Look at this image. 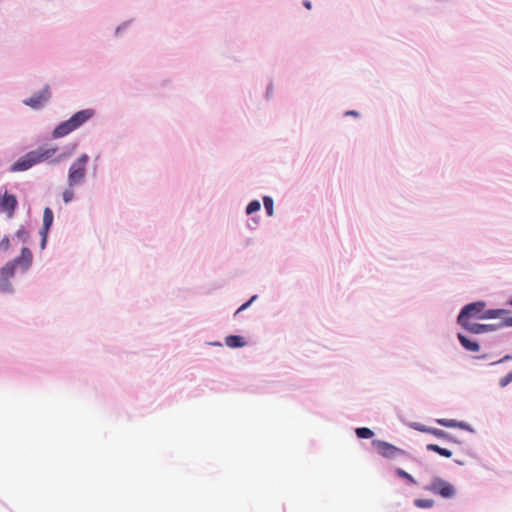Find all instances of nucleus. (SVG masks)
Returning a JSON list of instances; mask_svg holds the SVG:
<instances>
[{
	"label": "nucleus",
	"mask_w": 512,
	"mask_h": 512,
	"mask_svg": "<svg viewBox=\"0 0 512 512\" xmlns=\"http://www.w3.org/2000/svg\"><path fill=\"white\" fill-rule=\"evenodd\" d=\"M88 161L89 156L82 154L70 165L68 170V187L62 193V198L65 203H69L74 199V188L84 183Z\"/></svg>",
	"instance_id": "f257e3e1"
},
{
	"label": "nucleus",
	"mask_w": 512,
	"mask_h": 512,
	"mask_svg": "<svg viewBox=\"0 0 512 512\" xmlns=\"http://www.w3.org/2000/svg\"><path fill=\"white\" fill-rule=\"evenodd\" d=\"M486 303L483 301H477L465 305L458 317L457 322H463L465 319L471 321V319H497L508 313L505 309H489L485 310Z\"/></svg>",
	"instance_id": "f03ea898"
},
{
	"label": "nucleus",
	"mask_w": 512,
	"mask_h": 512,
	"mask_svg": "<svg viewBox=\"0 0 512 512\" xmlns=\"http://www.w3.org/2000/svg\"><path fill=\"white\" fill-rule=\"evenodd\" d=\"M57 152V147H39L37 150L30 151L18 159L12 165L11 171H26L36 164L52 159Z\"/></svg>",
	"instance_id": "7ed1b4c3"
},
{
	"label": "nucleus",
	"mask_w": 512,
	"mask_h": 512,
	"mask_svg": "<svg viewBox=\"0 0 512 512\" xmlns=\"http://www.w3.org/2000/svg\"><path fill=\"white\" fill-rule=\"evenodd\" d=\"M94 115V110L84 109L73 114L68 120L60 123L52 132L53 138H61L73 132Z\"/></svg>",
	"instance_id": "20e7f679"
},
{
	"label": "nucleus",
	"mask_w": 512,
	"mask_h": 512,
	"mask_svg": "<svg viewBox=\"0 0 512 512\" xmlns=\"http://www.w3.org/2000/svg\"><path fill=\"white\" fill-rule=\"evenodd\" d=\"M373 447L376 449L377 453L384 458L395 459L401 456H407L408 454L401 448H398L388 442L381 440H373Z\"/></svg>",
	"instance_id": "39448f33"
},
{
	"label": "nucleus",
	"mask_w": 512,
	"mask_h": 512,
	"mask_svg": "<svg viewBox=\"0 0 512 512\" xmlns=\"http://www.w3.org/2000/svg\"><path fill=\"white\" fill-rule=\"evenodd\" d=\"M425 489L444 498H450L455 494L454 487L449 482L439 477L433 478Z\"/></svg>",
	"instance_id": "423d86ee"
},
{
	"label": "nucleus",
	"mask_w": 512,
	"mask_h": 512,
	"mask_svg": "<svg viewBox=\"0 0 512 512\" xmlns=\"http://www.w3.org/2000/svg\"><path fill=\"white\" fill-rule=\"evenodd\" d=\"M50 96L49 86H46L43 90L35 93L29 99L24 100V104L33 109H39L49 100Z\"/></svg>",
	"instance_id": "0eeeda50"
},
{
	"label": "nucleus",
	"mask_w": 512,
	"mask_h": 512,
	"mask_svg": "<svg viewBox=\"0 0 512 512\" xmlns=\"http://www.w3.org/2000/svg\"><path fill=\"white\" fill-rule=\"evenodd\" d=\"M458 324L468 332L474 334H483L497 329V326L495 324L473 323L471 321H468V319H465L463 322H458Z\"/></svg>",
	"instance_id": "6e6552de"
},
{
	"label": "nucleus",
	"mask_w": 512,
	"mask_h": 512,
	"mask_svg": "<svg viewBox=\"0 0 512 512\" xmlns=\"http://www.w3.org/2000/svg\"><path fill=\"white\" fill-rule=\"evenodd\" d=\"M53 219H54V217H53L52 210L49 207H46L44 209L43 225H42V229L40 231V234L42 236V242H41V248L42 249H44V247L46 245L47 234H48V231H49L50 227L52 226Z\"/></svg>",
	"instance_id": "1a4fd4ad"
},
{
	"label": "nucleus",
	"mask_w": 512,
	"mask_h": 512,
	"mask_svg": "<svg viewBox=\"0 0 512 512\" xmlns=\"http://www.w3.org/2000/svg\"><path fill=\"white\" fill-rule=\"evenodd\" d=\"M16 206H17V200L14 195L8 194L7 192H5L4 195L2 197H0V207L4 211L9 212L10 215L13 214Z\"/></svg>",
	"instance_id": "9d476101"
},
{
	"label": "nucleus",
	"mask_w": 512,
	"mask_h": 512,
	"mask_svg": "<svg viewBox=\"0 0 512 512\" xmlns=\"http://www.w3.org/2000/svg\"><path fill=\"white\" fill-rule=\"evenodd\" d=\"M458 340L461 343V345L468 351L471 352H478L480 350V346L477 342L469 340L467 337H465L462 334H458Z\"/></svg>",
	"instance_id": "9b49d317"
},
{
	"label": "nucleus",
	"mask_w": 512,
	"mask_h": 512,
	"mask_svg": "<svg viewBox=\"0 0 512 512\" xmlns=\"http://www.w3.org/2000/svg\"><path fill=\"white\" fill-rule=\"evenodd\" d=\"M225 344L230 348H239L245 345V341L241 336L230 335L225 338Z\"/></svg>",
	"instance_id": "f8f14e48"
},
{
	"label": "nucleus",
	"mask_w": 512,
	"mask_h": 512,
	"mask_svg": "<svg viewBox=\"0 0 512 512\" xmlns=\"http://www.w3.org/2000/svg\"><path fill=\"white\" fill-rule=\"evenodd\" d=\"M427 450L433 451V452L439 454L440 456H443L446 458H450L452 456V452L450 450H448L446 448H442L436 444H428Z\"/></svg>",
	"instance_id": "ddd939ff"
},
{
	"label": "nucleus",
	"mask_w": 512,
	"mask_h": 512,
	"mask_svg": "<svg viewBox=\"0 0 512 512\" xmlns=\"http://www.w3.org/2000/svg\"><path fill=\"white\" fill-rule=\"evenodd\" d=\"M17 264L24 262L25 267L27 268L32 262V253L28 248H23L21 250V256L15 260Z\"/></svg>",
	"instance_id": "4468645a"
},
{
	"label": "nucleus",
	"mask_w": 512,
	"mask_h": 512,
	"mask_svg": "<svg viewBox=\"0 0 512 512\" xmlns=\"http://www.w3.org/2000/svg\"><path fill=\"white\" fill-rule=\"evenodd\" d=\"M436 422L439 425L444 426V427H448V428H456V427L464 428L465 427V424L460 423V422H458L457 420H454V419H437Z\"/></svg>",
	"instance_id": "2eb2a0df"
},
{
	"label": "nucleus",
	"mask_w": 512,
	"mask_h": 512,
	"mask_svg": "<svg viewBox=\"0 0 512 512\" xmlns=\"http://www.w3.org/2000/svg\"><path fill=\"white\" fill-rule=\"evenodd\" d=\"M16 261H11V262H8L1 270H0V274L3 276V277H9V276H12L15 272V268H16Z\"/></svg>",
	"instance_id": "dca6fc26"
},
{
	"label": "nucleus",
	"mask_w": 512,
	"mask_h": 512,
	"mask_svg": "<svg viewBox=\"0 0 512 512\" xmlns=\"http://www.w3.org/2000/svg\"><path fill=\"white\" fill-rule=\"evenodd\" d=\"M356 435L361 439H370L373 437L374 433L369 428L361 427L356 429Z\"/></svg>",
	"instance_id": "f3484780"
},
{
	"label": "nucleus",
	"mask_w": 512,
	"mask_h": 512,
	"mask_svg": "<svg viewBox=\"0 0 512 512\" xmlns=\"http://www.w3.org/2000/svg\"><path fill=\"white\" fill-rule=\"evenodd\" d=\"M414 504L418 508H431L434 505V501L432 499H416Z\"/></svg>",
	"instance_id": "a211bd4d"
},
{
	"label": "nucleus",
	"mask_w": 512,
	"mask_h": 512,
	"mask_svg": "<svg viewBox=\"0 0 512 512\" xmlns=\"http://www.w3.org/2000/svg\"><path fill=\"white\" fill-rule=\"evenodd\" d=\"M264 207L267 211L268 216L273 215V199L271 197L265 196L263 198Z\"/></svg>",
	"instance_id": "6ab92c4d"
},
{
	"label": "nucleus",
	"mask_w": 512,
	"mask_h": 512,
	"mask_svg": "<svg viewBox=\"0 0 512 512\" xmlns=\"http://www.w3.org/2000/svg\"><path fill=\"white\" fill-rule=\"evenodd\" d=\"M260 207H261L260 202H259L258 200H253V201H251V202L248 204V206H247V208H246V213H247L248 215H250V214H252V213L257 212L258 210H260Z\"/></svg>",
	"instance_id": "aec40b11"
},
{
	"label": "nucleus",
	"mask_w": 512,
	"mask_h": 512,
	"mask_svg": "<svg viewBox=\"0 0 512 512\" xmlns=\"http://www.w3.org/2000/svg\"><path fill=\"white\" fill-rule=\"evenodd\" d=\"M429 434H432L433 436H435L437 438H442V439H447L449 437L448 433H446L445 431H443L441 429H437V428H430Z\"/></svg>",
	"instance_id": "412c9836"
},
{
	"label": "nucleus",
	"mask_w": 512,
	"mask_h": 512,
	"mask_svg": "<svg viewBox=\"0 0 512 512\" xmlns=\"http://www.w3.org/2000/svg\"><path fill=\"white\" fill-rule=\"evenodd\" d=\"M396 474H397L399 477H401V478H404V479L408 480V481H409L410 483H412V484H415V483H416L415 479H414V478H413L409 473H407L406 471H404V470H403V469H401V468L396 469Z\"/></svg>",
	"instance_id": "4be33fe9"
},
{
	"label": "nucleus",
	"mask_w": 512,
	"mask_h": 512,
	"mask_svg": "<svg viewBox=\"0 0 512 512\" xmlns=\"http://www.w3.org/2000/svg\"><path fill=\"white\" fill-rule=\"evenodd\" d=\"M501 322L496 325L497 329L502 327H512V316H505L503 315Z\"/></svg>",
	"instance_id": "5701e85b"
},
{
	"label": "nucleus",
	"mask_w": 512,
	"mask_h": 512,
	"mask_svg": "<svg viewBox=\"0 0 512 512\" xmlns=\"http://www.w3.org/2000/svg\"><path fill=\"white\" fill-rule=\"evenodd\" d=\"M512 382V370L507 373L504 377H502L499 381V385L501 387H505L507 386L508 384H510Z\"/></svg>",
	"instance_id": "b1692460"
},
{
	"label": "nucleus",
	"mask_w": 512,
	"mask_h": 512,
	"mask_svg": "<svg viewBox=\"0 0 512 512\" xmlns=\"http://www.w3.org/2000/svg\"><path fill=\"white\" fill-rule=\"evenodd\" d=\"M411 427L417 431L424 432V433H429V430H430V427H427L420 423H413V424H411Z\"/></svg>",
	"instance_id": "393cba45"
},
{
	"label": "nucleus",
	"mask_w": 512,
	"mask_h": 512,
	"mask_svg": "<svg viewBox=\"0 0 512 512\" xmlns=\"http://www.w3.org/2000/svg\"><path fill=\"white\" fill-rule=\"evenodd\" d=\"M256 298H257V296H256V295L252 296V297L250 298V300H248L247 302H245L244 304H242V305L238 308V310L236 311V314H238V313H240L241 311H244L245 309H247V308L251 305V303H252Z\"/></svg>",
	"instance_id": "a878e982"
},
{
	"label": "nucleus",
	"mask_w": 512,
	"mask_h": 512,
	"mask_svg": "<svg viewBox=\"0 0 512 512\" xmlns=\"http://www.w3.org/2000/svg\"><path fill=\"white\" fill-rule=\"evenodd\" d=\"M1 246L7 248L9 246V239L7 237L3 238L0 243Z\"/></svg>",
	"instance_id": "bb28decb"
},
{
	"label": "nucleus",
	"mask_w": 512,
	"mask_h": 512,
	"mask_svg": "<svg viewBox=\"0 0 512 512\" xmlns=\"http://www.w3.org/2000/svg\"><path fill=\"white\" fill-rule=\"evenodd\" d=\"M345 114H346V115H351V116H358V112H357V111H354V110L347 111Z\"/></svg>",
	"instance_id": "cd10ccee"
},
{
	"label": "nucleus",
	"mask_w": 512,
	"mask_h": 512,
	"mask_svg": "<svg viewBox=\"0 0 512 512\" xmlns=\"http://www.w3.org/2000/svg\"><path fill=\"white\" fill-rule=\"evenodd\" d=\"M304 6H305L307 9H311V2H310V1H304Z\"/></svg>",
	"instance_id": "c85d7f7f"
},
{
	"label": "nucleus",
	"mask_w": 512,
	"mask_h": 512,
	"mask_svg": "<svg viewBox=\"0 0 512 512\" xmlns=\"http://www.w3.org/2000/svg\"><path fill=\"white\" fill-rule=\"evenodd\" d=\"M17 235H18L19 237H22V236H24V235H25V232H24L23 230H19V231L17 232Z\"/></svg>",
	"instance_id": "c756f323"
},
{
	"label": "nucleus",
	"mask_w": 512,
	"mask_h": 512,
	"mask_svg": "<svg viewBox=\"0 0 512 512\" xmlns=\"http://www.w3.org/2000/svg\"><path fill=\"white\" fill-rule=\"evenodd\" d=\"M62 159H63V157H62V156H59V157H57V158H55V159H54V162H59V161H61Z\"/></svg>",
	"instance_id": "7c9ffc66"
},
{
	"label": "nucleus",
	"mask_w": 512,
	"mask_h": 512,
	"mask_svg": "<svg viewBox=\"0 0 512 512\" xmlns=\"http://www.w3.org/2000/svg\"><path fill=\"white\" fill-rule=\"evenodd\" d=\"M509 304L512 305V298L509 300Z\"/></svg>",
	"instance_id": "2f4dec72"
}]
</instances>
